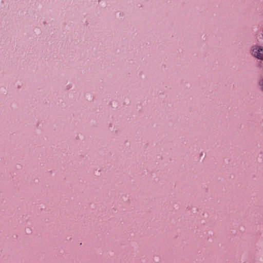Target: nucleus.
Masks as SVG:
<instances>
[{
    "mask_svg": "<svg viewBox=\"0 0 263 263\" xmlns=\"http://www.w3.org/2000/svg\"><path fill=\"white\" fill-rule=\"evenodd\" d=\"M251 55L259 60H263V46L258 45H253L250 48Z\"/></svg>",
    "mask_w": 263,
    "mask_h": 263,
    "instance_id": "nucleus-1",
    "label": "nucleus"
},
{
    "mask_svg": "<svg viewBox=\"0 0 263 263\" xmlns=\"http://www.w3.org/2000/svg\"><path fill=\"white\" fill-rule=\"evenodd\" d=\"M259 85L260 87V89L263 91V79L260 81Z\"/></svg>",
    "mask_w": 263,
    "mask_h": 263,
    "instance_id": "nucleus-2",
    "label": "nucleus"
},
{
    "mask_svg": "<svg viewBox=\"0 0 263 263\" xmlns=\"http://www.w3.org/2000/svg\"><path fill=\"white\" fill-rule=\"evenodd\" d=\"M261 36L263 37V29H262L261 33Z\"/></svg>",
    "mask_w": 263,
    "mask_h": 263,
    "instance_id": "nucleus-3",
    "label": "nucleus"
}]
</instances>
